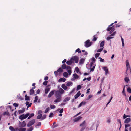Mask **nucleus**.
<instances>
[{
	"label": "nucleus",
	"instance_id": "nucleus-45",
	"mask_svg": "<svg viewBox=\"0 0 131 131\" xmlns=\"http://www.w3.org/2000/svg\"><path fill=\"white\" fill-rule=\"evenodd\" d=\"M13 105L15 107H17L19 105V104L16 103H14L13 104Z\"/></svg>",
	"mask_w": 131,
	"mask_h": 131
},
{
	"label": "nucleus",
	"instance_id": "nucleus-18",
	"mask_svg": "<svg viewBox=\"0 0 131 131\" xmlns=\"http://www.w3.org/2000/svg\"><path fill=\"white\" fill-rule=\"evenodd\" d=\"M25 109L23 108H22L21 110H20L18 111V112L19 114H20L21 113H23Z\"/></svg>",
	"mask_w": 131,
	"mask_h": 131
},
{
	"label": "nucleus",
	"instance_id": "nucleus-23",
	"mask_svg": "<svg viewBox=\"0 0 131 131\" xmlns=\"http://www.w3.org/2000/svg\"><path fill=\"white\" fill-rule=\"evenodd\" d=\"M32 104V103H30V104H29V102L28 101L26 102V105L27 106L28 105L27 107V108L30 107L31 106Z\"/></svg>",
	"mask_w": 131,
	"mask_h": 131
},
{
	"label": "nucleus",
	"instance_id": "nucleus-39",
	"mask_svg": "<svg viewBox=\"0 0 131 131\" xmlns=\"http://www.w3.org/2000/svg\"><path fill=\"white\" fill-rule=\"evenodd\" d=\"M124 80L126 82L128 83L129 80V79L128 77H126L124 79Z\"/></svg>",
	"mask_w": 131,
	"mask_h": 131
},
{
	"label": "nucleus",
	"instance_id": "nucleus-54",
	"mask_svg": "<svg viewBox=\"0 0 131 131\" xmlns=\"http://www.w3.org/2000/svg\"><path fill=\"white\" fill-rule=\"evenodd\" d=\"M50 107L51 109H54V108L56 107L54 105H50Z\"/></svg>",
	"mask_w": 131,
	"mask_h": 131
},
{
	"label": "nucleus",
	"instance_id": "nucleus-60",
	"mask_svg": "<svg viewBox=\"0 0 131 131\" xmlns=\"http://www.w3.org/2000/svg\"><path fill=\"white\" fill-rule=\"evenodd\" d=\"M130 117V116H128L127 115H124L123 116V119H124L126 118V117Z\"/></svg>",
	"mask_w": 131,
	"mask_h": 131
},
{
	"label": "nucleus",
	"instance_id": "nucleus-49",
	"mask_svg": "<svg viewBox=\"0 0 131 131\" xmlns=\"http://www.w3.org/2000/svg\"><path fill=\"white\" fill-rule=\"evenodd\" d=\"M81 88V86L80 85H79L77 86V90H79Z\"/></svg>",
	"mask_w": 131,
	"mask_h": 131
},
{
	"label": "nucleus",
	"instance_id": "nucleus-46",
	"mask_svg": "<svg viewBox=\"0 0 131 131\" xmlns=\"http://www.w3.org/2000/svg\"><path fill=\"white\" fill-rule=\"evenodd\" d=\"M76 52H78L79 53H80L81 52V51L80 50V49L79 48L77 49L75 51Z\"/></svg>",
	"mask_w": 131,
	"mask_h": 131
},
{
	"label": "nucleus",
	"instance_id": "nucleus-44",
	"mask_svg": "<svg viewBox=\"0 0 131 131\" xmlns=\"http://www.w3.org/2000/svg\"><path fill=\"white\" fill-rule=\"evenodd\" d=\"M127 91L128 92L131 93V88L130 87L128 88L127 89Z\"/></svg>",
	"mask_w": 131,
	"mask_h": 131
},
{
	"label": "nucleus",
	"instance_id": "nucleus-22",
	"mask_svg": "<svg viewBox=\"0 0 131 131\" xmlns=\"http://www.w3.org/2000/svg\"><path fill=\"white\" fill-rule=\"evenodd\" d=\"M130 118H128L126 119L124 121V123H127L129 122L130 121Z\"/></svg>",
	"mask_w": 131,
	"mask_h": 131
},
{
	"label": "nucleus",
	"instance_id": "nucleus-40",
	"mask_svg": "<svg viewBox=\"0 0 131 131\" xmlns=\"http://www.w3.org/2000/svg\"><path fill=\"white\" fill-rule=\"evenodd\" d=\"M63 76L65 77H67L68 75V73L67 72H64L63 73Z\"/></svg>",
	"mask_w": 131,
	"mask_h": 131
},
{
	"label": "nucleus",
	"instance_id": "nucleus-59",
	"mask_svg": "<svg viewBox=\"0 0 131 131\" xmlns=\"http://www.w3.org/2000/svg\"><path fill=\"white\" fill-rule=\"evenodd\" d=\"M42 111L41 110H39L38 111V114L39 115H42L41 113H42Z\"/></svg>",
	"mask_w": 131,
	"mask_h": 131
},
{
	"label": "nucleus",
	"instance_id": "nucleus-57",
	"mask_svg": "<svg viewBox=\"0 0 131 131\" xmlns=\"http://www.w3.org/2000/svg\"><path fill=\"white\" fill-rule=\"evenodd\" d=\"M58 72L57 70L54 71V73L56 76H57L58 75Z\"/></svg>",
	"mask_w": 131,
	"mask_h": 131
},
{
	"label": "nucleus",
	"instance_id": "nucleus-13",
	"mask_svg": "<svg viewBox=\"0 0 131 131\" xmlns=\"http://www.w3.org/2000/svg\"><path fill=\"white\" fill-rule=\"evenodd\" d=\"M81 93H80V91H79L74 96L75 99H77L78 98L79 96L81 95Z\"/></svg>",
	"mask_w": 131,
	"mask_h": 131
},
{
	"label": "nucleus",
	"instance_id": "nucleus-24",
	"mask_svg": "<svg viewBox=\"0 0 131 131\" xmlns=\"http://www.w3.org/2000/svg\"><path fill=\"white\" fill-rule=\"evenodd\" d=\"M26 124L25 122L23 121L22 122V124H21V126L22 127H24L26 126Z\"/></svg>",
	"mask_w": 131,
	"mask_h": 131
},
{
	"label": "nucleus",
	"instance_id": "nucleus-20",
	"mask_svg": "<svg viewBox=\"0 0 131 131\" xmlns=\"http://www.w3.org/2000/svg\"><path fill=\"white\" fill-rule=\"evenodd\" d=\"M85 60V59L84 58H82L79 61V63L80 64H83L84 63Z\"/></svg>",
	"mask_w": 131,
	"mask_h": 131
},
{
	"label": "nucleus",
	"instance_id": "nucleus-51",
	"mask_svg": "<svg viewBox=\"0 0 131 131\" xmlns=\"http://www.w3.org/2000/svg\"><path fill=\"white\" fill-rule=\"evenodd\" d=\"M63 111V109H61L59 111V113H60L59 115H62V114H61V113H62Z\"/></svg>",
	"mask_w": 131,
	"mask_h": 131
},
{
	"label": "nucleus",
	"instance_id": "nucleus-16",
	"mask_svg": "<svg viewBox=\"0 0 131 131\" xmlns=\"http://www.w3.org/2000/svg\"><path fill=\"white\" fill-rule=\"evenodd\" d=\"M66 79L65 78H60L58 81L59 82H64L66 81Z\"/></svg>",
	"mask_w": 131,
	"mask_h": 131
},
{
	"label": "nucleus",
	"instance_id": "nucleus-28",
	"mask_svg": "<svg viewBox=\"0 0 131 131\" xmlns=\"http://www.w3.org/2000/svg\"><path fill=\"white\" fill-rule=\"evenodd\" d=\"M72 85V83L71 82H69L67 83L66 85L67 86H69Z\"/></svg>",
	"mask_w": 131,
	"mask_h": 131
},
{
	"label": "nucleus",
	"instance_id": "nucleus-11",
	"mask_svg": "<svg viewBox=\"0 0 131 131\" xmlns=\"http://www.w3.org/2000/svg\"><path fill=\"white\" fill-rule=\"evenodd\" d=\"M126 66L127 67L126 69H130V67L129 65V61L128 60H126Z\"/></svg>",
	"mask_w": 131,
	"mask_h": 131
},
{
	"label": "nucleus",
	"instance_id": "nucleus-52",
	"mask_svg": "<svg viewBox=\"0 0 131 131\" xmlns=\"http://www.w3.org/2000/svg\"><path fill=\"white\" fill-rule=\"evenodd\" d=\"M95 66V65L93 66V67L90 70V71H93L94 70Z\"/></svg>",
	"mask_w": 131,
	"mask_h": 131
},
{
	"label": "nucleus",
	"instance_id": "nucleus-27",
	"mask_svg": "<svg viewBox=\"0 0 131 131\" xmlns=\"http://www.w3.org/2000/svg\"><path fill=\"white\" fill-rule=\"evenodd\" d=\"M34 91L33 89H31L30 91V95H33L34 94Z\"/></svg>",
	"mask_w": 131,
	"mask_h": 131
},
{
	"label": "nucleus",
	"instance_id": "nucleus-15",
	"mask_svg": "<svg viewBox=\"0 0 131 131\" xmlns=\"http://www.w3.org/2000/svg\"><path fill=\"white\" fill-rule=\"evenodd\" d=\"M54 94V91L53 90L52 91L49 93L48 95V97L49 98L51 97Z\"/></svg>",
	"mask_w": 131,
	"mask_h": 131
},
{
	"label": "nucleus",
	"instance_id": "nucleus-5",
	"mask_svg": "<svg viewBox=\"0 0 131 131\" xmlns=\"http://www.w3.org/2000/svg\"><path fill=\"white\" fill-rule=\"evenodd\" d=\"M114 26L110 27H108L107 29V30L108 31H110V33L111 34L115 30V28L114 27Z\"/></svg>",
	"mask_w": 131,
	"mask_h": 131
},
{
	"label": "nucleus",
	"instance_id": "nucleus-33",
	"mask_svg": "<svg viewBox=\"0 0 131 131\" xmlns=\"http://www.w3.org/2000/svg\"><path fill=\"white\" fill-rule=\"evenodd\" d=\"M66 66L65 64H63L61 66L62 68L63 69H66Z\"/></svg>",
	"mask_w": 131,
	"mask_h": 131
},
{
	"label": "nucleus",
	"instance_id": "nucleus-7",
	"mask_svg": "<svg viewBox=\"0 0 131 131\" xmlns=\"http://www.w3.org/2000/svg\"><path fill=\"white\" fill-rule=\"evenodd\" d=\"M71 59H73L72 60V61H73V63L75 61L76 63H78L79 60V58L78 56H75L73 58H71Z\"/></svg>",
	"mask_w": 131,
	"mask_h": 131
},
{
	"label": "nucleus",
	"instance_id": "nucleus-53",
	"mask_svg": "<svg viewBox=\"0 0 131 131\" xmlns=\"http://www.w3.org/2000/svg\"><path fill=\"white\" fill-rule=\"evenodd\" d=\"M103 47L102 48L99 49L97 51V52H101L103 50Z\"/></svg>",
	"mask_w": 131,
	"mask_h": 131
},
{
	"label": "nucleus",
	"instance_id": "nucleus-62",
	"mask_svg": "<svg viewBox=\"0 0 131 131\" xmlns=\"http://www.w3.org/2000/svg\"><path fill=\"white\" fill-rule=\"evenodd\" d=\"M70 69H71V67H70L68 66H66V69L67 70H68Z\"/></svg>",
	"mask_w": 131,
	"mask_h": 131
},
{
	"label": "nucleus",
	"instance_id": "nucleus-21",
	"mask_svg": "<svg viewBox=\"0 0 131 131\" xmlns=\"http://www.w3.org/2000/svg\"><path fill=\"white\" fill-rule=\"evenodd\" d=\"M82 118V117H81L80 116L78 117H77L75 118L74 119V122H77L80 119Z\"/></svg>",
	"mask_w": 131,
	"mask_h": 131
},
{
	"label": "nucleus",
	"instance_id": "nucleus-1",
	"mask_svg": "<svg viewBox=\"0 0 131 131\" xmlns=\"http://www.w3.org/2000/svg\"><path fill=\"white\" fill-rule=\"evenodd\" d=\"M13 109H12L10 105L7 106L6 111L4 112L3 115H9L10 111H13Z\"/></svg>",
	"mask_w": 131,
	"mask_h": 131
},
{
	"label": "nucleus",
	"instance_id": "nucleus-29",
	"mask_svg": "<svg viewBox=\"0 0 131 131\" xmlns=\"http://www.w3.org/2000/svg\"><path fill=\"white\" fill-rule=\"evenodd\" d=\"M104 42L103 41L101 42V43L100 45V47L101 48H102V47H103V46L104 45Z\"/></svg>",
	"mask_w": 131,
	"mask_h": 131
},
{
	"label": "nucleus",
	"instance_id": "nucleus-48",
	"mask_svg": "<svg viewBox=\"0 0 131 131\" xmlns=\"http://www.w3.org/2000/svg\"><path fill=\"white\" fill-rule=\"evenodd\" d=\"M49 107H48L45 110V111L44 112L45 113H47L49 111Z\"/></svg>",
	"mask_w": 131,
	"mask_h": 131
},
{
	"label": "nucleus",
	"instance_id": "nucleus-2",
	"mask_svg": "<svg viewBox=\"0 0 131 131\" xmlns=\"http://www.w3.org/2000/svg\"><path fill=\"white\" fill-rule=\"evenodd\" d=\"M85 120L83 121L82 123L80 125V126H83V127L81 128L80 131H83L85 129L86 126L85 125Z\"/></svg>",
	"mask_w": 131,
	"mask_h": 131
},
{
	"label": "nucleus",
	"instance_id": "nucleus-43",
	"mask_svg": "<svg viewBox=\"0 0 131 131\" xmlns=\"http://www.w3.org/2000/svg\"><path fill=\"white\" fill-rule=\"evenodd\" d=\"M75 71L77 73H78L79 71V69L77 67H76L75 69Z\"/></svg>",
	"mask_w": 131,
	"mask_h": 131
},
{
	"label": "nucleus",
	"instance_id": "nucleus-63",
	"mask_svg": "<svg viewBox=\"0 0 131 131\" xmlns=\"http://www.w3.org/2000/svg\"><path fill=\"white\" fill-rule=\"evenodd\" d=\"M116 32L115 31L113 32L112 34H111L110 36H114L116 34Z\"/></svg>",
	"mask_w": 131,
	"mask_h": 131
},
{
	"label": "nucleus",
	"instance_id": "nucleus-34",
	"mask_svg": "<svg viewBox=\"0 0 131 131\" xmlns=\"http://www.w3.org/2000/svg\"><path fill=\"white\" fill-rule=\"evenodd\" d=\"M96 36L95 35H94L93 36L94 38L92 40L93 41H95L97 40L98 38L97 37H95Z\"/></svg>",
	"mask_w": 131,
	"mask_h": 131
},
{
	"label": "nucleus",
	"instance_id": "nucleus-8",
	"mask_svg": "<svg viewBox=\"0 0 131 131\" xmlns=\"http://www.w3.org/2000/svg\"><path fill=\"white\" fill-rule=\"evenodd\" d=\"M29 115H20L19 117V118L22 120L26 118Z\"/></svg>",
	"mask_w": 131,
	"mask_h": 131
},
{
	"label": "nucleus",
	"instance_id": "nucleus-38",
	"mask_svg": "<svg viewBox=\"0 0 131 131\" xmlns=\"http://www.w3.org/2000/svg\"><path fill=\"white\" fill-rule=\"evenodd\" d=\"M33 129V128L32 127H30L28 129L27 131H32Z\"/></svg>",
	"mask_w": 131,
	"mask_h": 131
},
{
	"label": "nucleus",
	"instance_id": "nucleus-9",
	"mask_svg": "<svg viewBox=\"0 0 131 131\" xmlns=\"http://www.w3.org/2000/svg\"><path fill=\"white\" fill-rule=\"evenodd\" d=\"M61 94L59 92L56 91L55 94V97L56 98H61Z\"/></svg>",
	"mask_w": 131,
	"mask_h": 131
},
{
	"label": "nucleus",
	"instance_id": "nucleus-4",
	"mask_svg": "<svg viewBox=\"0 0 131 131\" xmlns=\"http://www.w3.org/2000/svg\"><path fill=\"white\" fill-rule=\"evenodd\" d=\"M92 42H90L89 40H88L85 42V47H88L91 46Z\"/></svg>",
	"mask_w": 131,
	"mask_h": 131
},
{
	"label": "nucleus",
	"instance_id": "nucleus-61",
	"mask_svg": "<svg viewBox=\"0 0 131 131\" xmlns=\"http://www.w3.org/2000/svg\"><path fill=\"white\" fill-rule=\"evenodd\" d=\"M130 125L129 124H125V128H127V127H130Z\"/></svg>",
	"mask_w": 131,
	"mask_h": 131
},
{
	"label": "nucleus",
	"instance_id": "nucleus-25",
	"mask_svg": "<svg viewBox=\"0 0 131 131\" xmlns=\"http://www.w3.org/2000/svg\"><path fill=\"white\" fill-rule=\"evenodd\" d=\"M57 99L55 100L54 102L56 103H57L60 102L61 101V98H56Z\"/></svg>",
	"mask_w": 131,
	"mask_h": 131
},
{
	"label": "nucleus",
	"instance_id": "nucleus-58",
	"mask_svg": "<svg viewBox=\"0 0 131 131\" xmlns=\"http://www.w3.org/2000/svg\"><path fill=\"white\" fill-rule=\"evenodd\" d=\"M113 38V37H108L107 38V40H109L111 39L112 38Z\"/></svg>",
	"mask_w": 131,
	"mask_h": 131
},
{
	"label": "nucleus",
	"instance_id": "nucleus-26",
	"mask_svg": "<svg viewBox=\"0 0 131 131\" xmlns=\"http://www.w3.org/2000/svg\"><path fill=\"white\" fill-rule=\"evenodd\" d=\"M61 87L63 89L65 90H67L68 88L67 86H66V85L64 84H63L62 85Z\"/></svg>",
	"mask_w": 131,
	"mask_h": 131
},
{
	"label": "nucleus",
	"instance_id": "nucleus-64",
	"mask_svg": "<svg viewBox=\"0 0 131 131\" xmlns=\"http://www.w3.org/2000/svg\"><path fill=\"white\" fill-rule=\"evenodd\" d=\"M91 60L92 61H93L94 62H95L96 61L94 57L92 58L91 59Z\"/></svg>",
	"mask_w": 131,
	"mask_h": 131
},
{
	"label": "nucleus",
	"instance_id": "nucleus-19",
	"mask_svg": "<svg viewBox=\"0 0 131 131\" xmlns=\"http://www.w3.org/2000/svg\"><path fill=\"white\" fill-rule=\"evenodd\" d=\"M103 69L105 72V74H107L108 72V69L106 67H104Z\"/></svg>",
	"mask_w": 131,
	"mask_h": 131
},
{
	"label": "nucleus",
	"instance_id": "nucleus-3",
	"mask_svg": "<svg viewBox=\"0 0 131 131\" xmlns=\"http://www.w3.org/2000/svg\"><path fill=\"white\" fill-rule=\"evenodd\" d=\"M35 122V120L34 119L30 121L27 124V126L28 127L31 126L34 124Z\"/></svg>",
	"mask_w": 131,
	"mask_h": 131
},
{
	"label": "nucleus",
	"instance_id": "nucleus-12",
	"mask_svg": "<svg viewBox=\"0 0 131 131\" xmlns=\"http://www.w3.org/2000/svg\"><path fill=\"white\" fill-rule=\"evenodd\" d=\"M48 86H46L47 88H46L45 89V94H47L48 93V92L50 90V88L49 87H48Z\"/></svg>",
	"mask_w": 131,
	"mask_h": 131
},
{
	"label": "nucleus",
	"instance_id": "nucleus-32",
	"mask_svg": "<svg viewBox=\"0 0 131 131\" xmlns=\"http://www.w3.org/2000/svg\"><path fill=\"white\" fill-rule=\"evenodd\" d=\"M25 99L26 100H30L29 97V96H27L26 94L25 96Z\"/></svg>",
	"mask_w": 131,
	"mask_h": 131
},
{
	"label": "nucleus",
	"instance_id": "nucleus-36",
	"mask_svg": "<svg viewBox=\"0 0 131 131\" xmlns=\"http://www.w3.org/2000/svg\"><path fill=\"white\" fill-rule=\"evenodd\" d=\"M73 76L75 79H77L79 78V76L76 73L74 74H73Z\"/></svg>",
	"mask_w": 131,
	"mask_h": 131
},
{
	"label": "nucleus",
	"instance_id": "nucleus-6",
	"mask_svg": "<svg viewBox=\"0 0 131 131\" xmlns=\"http://www.w3.org/2000/svg\"><path fill=\"white\" fill-rule=\"evenodd\" d=\"M38 115L37 117V119H40L42 120L44 119L46 117V115Z\"/></svg>",
	"mask_w": 131,
	"mask_h": 131
},
{
	"label": "nucleus",
	"instance_id": "nucleus-37",
	"mask_svg": "<svg viewBox=\"0 0 131 131\" xmlns=\"http://www.w3.org/2000/svg\"><path fill=\"white\" fill-rule=\"evenodd\" d=\"M125 87L124 86L123 88V90L122 91V93H123V94L125 96H126V94L125 93Z\"/></svg>",
	"mask_w": 131,
	"mask_h": 131
},
{
	"label": "nucleus",
	"instance_id": "nucleus-42",
	"mask_svg": "<svg viewBox=\"0 0 131 131\" xmlns=\"http://www.w3.org/2000/svg\"><path fill=\"white\" fill-rule=\"evenodd\" d=\"M41 122H39L35 126V127L36 128H37V127L38 126H41Z\"/></svg>",
	"mask_w": 131,
	"mask_h": 131
},
{
	"label": "nucleus",
	"instance_id": "nucleus-35",
	"mask_svg": "<svg viewBox=\"0 0 131 131\" xmlns=\"http://www.w3.org/2000/svg\"><path fill=\"white\" fill-rule=\"evenodd\" d=\"M26 130V128H20L18 129V131H25Z\"/></svg>",
	"mask_w": 131,
	"mask_h": 131
},
{
	"label": "nucleus",
	"instance_id": "nucleus-50",
	"mask_svg": "<svg viewBox=\"0 0 131 131\" xmlns=\"http://www.w3.org/2000/svg\"><path fill=\"white\" fill-rule=\"evenodd\" d=\"M100 54V53H97L95 54V57L96 58H97V57L99 56Z\"/></svg>",
	"mask_w": 131,
	"mask_h": 131
},
{
	"label": "nucleus",
	"instance_id": "nucleus-55",
	"mask_svg": "<svg viewBox=\"0 0 131 131\" xmlns=\"http://www.w3.org/2000/svg\"><path fill=\"white\" fill-rule=\"evenodd\" d=\"M67 71L69 75H70L71 73V69L68 70Z\"/></svg>",
	"mask_w": 131,
	"mask_h": 131
},
{
	"label": "nucleus",
	"instance_id": "nucleus-41",
	"mask_svg": "<svg viewBox=\"0 0 131 131\" xmlns=\"http://www.w3.org/2000/svg\"><path fill=\"white\" fill-rule=\"evenodd\" d=\"M9 128L11 131H15V129L12 126H10Z\"/></svg>",
	"mask_w": 131,
	"mask_h": 131
},
{
	"label": "nucleus",
	"instance_id": "nucleus-47",
	"mask_svg": "<svg viewBox=\"0 0 131 131\" xmlns=\"http://www.w3.org/2000/svg\"><path fill=\"white\" fill-rule=\"evenodd\" d=\"M38 97L37 96H36L35 97V99L34 101V103L36 102L37 101L38 99Z\"/></svg>",
	"mask_w": 131,
	"mask_h": 131
},
{
	"label": "nucleus",
	"instance_id": "nucleus-17",
	"mask_svg": "<svg viewBox=\"0 0 131 131\" xmlns=\"http://www.w3.org/2000/svg\"><path fill=\"white\" fill-rule=\"evenodd\" d=\"M86 102L85 101H82L79 104L78 106V108L81 107L82 105H84L86 104Z\"/></svg>",
	"mask_w": 131,
	"mask_h": 131
},
{
	"label": "nucleus",
	"instance_id": "nucleus-31",
	"mask_svg": "<svg viewBox=\"0 0 131 131\" xmlns=\"http://www.w3.org/2000/svg\"><path fill=\"white\" fill-rule=\"evenodd\" d=\"M57 71L61 73L63 72V70L60 67L57 70Z\"/></svg>",
	"mask_w": 131,
	"mask_h": 131
},
{
	"label": "nucleus",
	"instance_id": "nucleus-56",
	"mask_svg": "<svg viewBox=\"0 0 131 131\" xmlns=\"http://www.w3.org/2000/svg\"><path fill=\"white\" fill-rule=\"evenodd\" d=\"M48 83V81H44L43 83V84L44 85H47Z\"/></svg>",
	"mask_w": 131,
	"mask_h": 131
},
{
	"label": "nucleus",
	"instance_id": "nucleus-30",
	"mask_svg": "<svg viewBox=\"0 0 131 131\" xmlns=\"http://www.w3.org/2000/svg\"><path fill=\"white\" fill-rule=\"evenodd\" d=\"M70 99V97H66L64 100L63 101L64 102H66L69 100Z\"/></svg>",
	"mask_w": 131,
	"mask_h": 131
},
{
	"label": "nucleus",
	"instance_id": "nucleus-10",
	"mask_svg": "<svg viewBox=\"0 0 131 131\" xmlns=\"http://www.w3.org/2000/svg\"><path fill=\"white\" fill-rule=\"evenodd\" d=\"M73 59H71V58L70 59V60L69 61H68L66 62L67 64L69 65H71L73 63V61H72V60Z\"/></svg>",
	"mask_w": 131,
	"mask_h": 131
},
{
	"label": "nucleus",
	"instance_id": "nucleus-14",
	"mask_svg": "<svg viewBox=\"0 0 131 131\" xmlns=\"http://www.w3.org/2000/svg\"><path fill=\"white\" fill-rule=\"evenodd\" d=\"M60 93V94H62L64 92V90L61 88L59 89V91H57Z\"/></svg>",
	"mask_w": 131,
	"mask_h": 131
}]
</instances>
